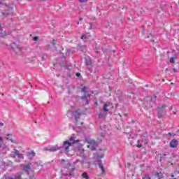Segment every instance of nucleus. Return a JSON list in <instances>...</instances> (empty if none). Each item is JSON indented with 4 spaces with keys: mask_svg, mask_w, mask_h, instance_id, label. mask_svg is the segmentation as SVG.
<instances>
[{
    "mask_svg": "<svg viewBox=\"0 0 179 179\" xmlns=\"http://www.w3.org/2000/svg\"><path fill=\"white\" fill-rule=\"evenodd\" d=\"M41 1H45V0H41Z\"/></svg>",
    "mask_w": 179,
    "mask_h": 179,
    "instance_id": "43",
    "label": "nucleus"
},
{
    "mask_svg": "<svg viewBox=\"0 0 179 179\" xmlns=\"http://www.w3.org/2000/svg\"><path fill=\"white\" fill-rule=\"evenodd\" d=\"M6 136H10V134H7L6 135Z\"/></svg>",
    "mask_w": 179,
    "mask_h": 179,
    "instance_id": "37",
    "label": "nucleus"
},
{
    "mask_svg": "<svg viewBox=\"0 0 179 179\" xmlns=\"http://www.w3.org/2000/svg\"><path fill=\"white\" fill-rule=\"evenodd\" d=\"M81 3H84L85 2H87V0H78Z\"/></svg>",
    "mask_w": 179,
    "mask_h": 179,
    "instance_id": "27",
    "label": "nucleus"
},
{
    "mask_svg": "<svg viewBox=\"0 0 179 179\" xmlns=\"http://www.w3.org/2000/svg\"><path fill=\"white\" fill-rule=\"evenodd\" d=\"M69 141H70L69 143H71V145H73V143H78V142H80V140H76V141L74 137H71L69 138Z\"/></svg>",
    "mask_w": 179,
    "mask_h": 179,
    "instance_id": "14",
    "label": "nucleus"
},
{
    "mask_svg": "<svg viewBox=\"0 0 179 179\" xmlns=\"http://www.w3.org/2000/svg\"><path fill=\"white\" fill-rule=\"evenodd\" d=\"M52 44L53 45H55V40H53V41H52Z\"/></svg>",
    "mask_w": 179,
    "mask_h": 179,
    "instance_id": "33",
    "label": "nucleus"
},
{
    "mask_svg": "<svg viewBox=\"0 0 179 179\" xmlns=\"http://www.w3.org/2000/svg\"><path fill=\"white\" fill-rule=\"evenodd\" d=\"M82 177L83 178L89 179V176H87V173L86 172L83 173Z\"/></svg>",
    "mask_w": 179,
    "mask_h": 179,
    "instance_id": "20",
    "label": "nucleus"
},
{
    "mask_svg": "<svg viewBox=\"0 0 179 179\" xmlns=\"http://www.w3.org/2000/svg\"><path fill=\"white\" fill-rule=\"evenodd\" d=\"M38 166H43V162L41 161H38L34 163V167H38Z\"/></svg>",
    "mask_w": 179,
    "mask_h": 179,
    "instance_id": "16",
    "label": "nucleus"
},
{
    "mask_svg": "<svg viewBox=\"0 0 179 179\" xmlns=\"http://www.w3.org/2000/svg\"><path fill=\"white\" fill-rule=\"evenodd\" d=\"M3 145V138L0 136V148Z\"/></svg>",
    "mask_w": 179,
    "mask_h": 179,
    "instance_id": "21",
    "label": "nucleus"
},
{
    "mask_svg": "<svg viewBox=\"0 0 179 179\" xmlns=\"http://www.w3.org/2000/svg\"><path fill=\"white\" fill-rule=\"evenodd\" d=\"M97 162H98V166L99 169H101L102 173H105L106 169H104V166H103V162H101V159H98Z\"/></svg>",
    "mask_w": 179,
    "mask_h": 179,
    "instance_id": "9",
    "label": "nucleus"
},
{
    "mask_svg": "<svg viewBox=\"0 0 179 179\" xmlns=\"http://www.w3.org/2000/svg\"><path fill=\"white\" fill-rule=\"evenodd\" d=\"M143 179H152L149 175H145Z\"/></svg>",
    "mask_w": 179,
    "mask_h": 179,
    "instance_id": "26",
    "label": "nucleus"
},
{
    "mask_svg": "<svg viewBox=\"0 0 179 179\" xmlns=\"http://www.w3.org/2000/svg\"><path fill=\"white\" fill-rule=\"evenodd\" d=\"M167 71H169V69H165V72H167Z\"/></svg>",
    "mask_w": 179,
    "mask_h": 179,
    "instance_id": "40",
    "label": "nucleus"
},
{
    "mask_svg": "<svg viewBox=\"0 0 179 179\" xmlns=\"http://www.w3.org/2000/svg\"><path fill=\"white\" fill-rule=\"evenodd\" d=\"M169 145L171 148H177L178 146V141H177L176 139H173L170 142Z\"/></svg>",
    "mask_w": 179,
    "mask_h": 179,
    "instance_id": "6",
    "label": "nucleus"
},
{
    "mask_svg": "<svg viewBox=\"0 0 179 179\" xmlns=\"http://www.w3.org/2000/svg\"><path fill=\"white\" fill-rule=\"evenodd\" d=\"M169 62H171V64H174L175 62V58L174 57H171Z\"/></svg>",
    "mask_w": 179,
    "mask_h": 179,
    "instance_id": "24",
    "label": "nucleus"
},
{
    "mask_svg": "<svg viewBox=\"0 0 179 179\" xmlns=\"http://www.w3.org/2000/svg\"><path fill=\"white\" fill-rule=\"evenodd\" d=\"M6 179H20V175L15 176L14 178L12 177H8L6 178Z\"/></svg>",
    "mask_w": 179,
    "mask_h": 179,
    "instance_id": "22",
    "label": "nucleus"
},
{
    "mask_svg": "<svg viewBox=\"0 0 179 179\" xmlns=\"http://www.w3.org/2000/svg\"><path fill=\"white\" fill-rule=\"evenodd\" d=\"M31 166H30V164L24 165L23 167V171H25L28 175L29 174V171H30Z\"/></svg>",
    "mask_w": 179,
    "mask_h": 179,
    "instance_id": "12",
    "label": "nucleus"
},
{
    "mask_svg": "<svg viewBox=\"0 0 179 179\" xmlns=\"http://www.w3.org/2000/svg\"><path fill=\"white\" fill-rule=\"evenodd\" d=\"M149 143V140L146 136H142L141 139L137 141L136 148H142V146L146 145Z\"/></svg>",
    "mask_w": 179,
    "mask_h": 179,
    "instance_id": "2",
    "label": "nucleus"
},
{
    "mask_svg": "<svg viewBox=\"0 0 179 179\" xmlns=\"http://www.w3.org/2000/svg\"><path fill=\"white\" fill-rule=\"evenodd\" d=\"M171 85H173V83H171Z\"/></svg>",
    "mask_w": 179,
    "mask_h": 179,
    "instance_id": "42",
    "label": "nucleus"
},
{
    "mask_svg": "<svg viewBox=\"0 0 179 179\" xmlns=\"http://www.w3.org/2000/svg\"><path fill=\"white\" fill-rule=\"evenodd\" d=\"M70 146H72V143H70L69 141H66L63 143V146L62 147H60L61 149H63L64 150V152L65 153H68V152H69V147Z\"/></svg>",
    "mask_w": 179,
    "mask_h": 179,
    "instance_id": "4",
    "label": "nucleus"
},
{
    "mask_svg": "<svg viewBox=\"0 0 179 179\" xmlns=\"http://www.w3.org/2000/svg\"><path fill=\"white\" fill-rule=\"evenodd\" d=\"M82 153H83V155L85 154V150H82Z\"/></svg>",
    "mask_w": 179,
    "mask_h": 179,
    "instance_id": "35",
    "label": "nucleus"
},
{
    "mask_svg": "<svg viewBox=\"0 0 179 179\" xmlns=\"http://www.w3.org/2000/svg\"><path fill=\"white\" fill-rule=\"evenodd\" d=\"M86 104H89V101H86Z\"/></svg>",
    "mask_w": 179,
    "mask_h": 179,
    "instance_id": "39",
    "label": "nucleus"
},
{
    "mask_svg": "<svg viewBox=\"0 0 179 179\" xmlns=\"http://www.w3.org/2000/svg\"><path fill=\"white\" fill-rule=\"evenodd\" d=\"M86 65L87 66H90L92 65V60L89 59V60H86Z\"/></svg>",
    "mask_w": 179,
    "mask_h": 179,
    "instance_id": "23",
    "label": "nucleus"
},
{
    "mask_svg": "<svg viewBox=\"0 0 179 179\" xmlns=\"http://www.w3.org/2000/svg\"><path fill=\"white\" fill-rule=\"evenodd\" d=\"M87 87H86V86H84L82 89V92L83 93H85V96H82L81 99H83V100H84V99H87V97H90V94H87V96H86V93H87Z\"/></svg>",
    "mask_w": 179,
    "mask_h": 179,
    "instance_id": "7",
    "label": "nucleus"
},
{
    "mask_svg": "<svg viewBox=\"0 0 179 179\" xmlns=\"http://www.w3.org/2000/svg\"><path fill=\"white\" fill-rule=\"evenodd\" d=\"M60 149L61 147H59L58 145H53L49 148V152H57V150H59Z\"/></svg>",
    "mask_w": 179,
    "mask_h": 179,
    "instance_id": "11",
    "label": "nucleus"
},
{
    "mask_svg": "<svg viewBox=\"0 0 179 179\" xmlns=\"http://www.w3.org/2000/svg\"><path fill=\"white\" fill-rule=\"evenodd\" d=\"M173 72H177V69H173Z\"/></svg>",
    "mask_w": 179,
    "mask_h": 179,
    "instance_id": "36",
    "label": "nucleus"
},
{
    "mask_svg": "<svg viewBox=\"0 0 179 179\" xmlns=\"http://www.w3.org/2000/svg\"><path fill=\"white\" fill-rule=\"evenodd\" d=\"M99 118H106L107 117V112H105L104 110H101L98 114Z\"/></svg>",
    "mask_w": 179,
    "mask_h": 179,
    "instance_id": "10",
    "label": "nucleus"
},
{
    "mask_svg": "<svg viewBox=\"0 0 179 179\" xmlns=\"http://www.w3.org/2000/svg\"><path fill=\"white\" fill-rule=\"evenodd\" d=\"M108 107H110V103H104L103 106L102 110L105 111V113H108L109 111Z\"/></svg>",
    "mask_w": 179,
    "mask_h": 179,
    "instance_id": "13",
    "label": "nucleus"
},
{
    "mask_svg": "<svg viewBox=\"0 0 179 179\" xmlns=\"http://www.w3.org/2000/svg\"><path fill=\"white\" fill-rule=\"evenodd\" d=\"M171 177H174V175H173V174H171Z\"/></svg>",
    "mask_w": 179,
    "mask_h": 179,
    "instance_id": "41",
    "label": "nucleus"
},
{
    "mask_svg": "<svg viewBox=\"0 0 179 179\" xmlns=\"http://www.w3.org/2000/svg\"><path fill=\"white\" fill-rule=\"evenodd\" d=\"M10 157L13 159H16V157H17V159H21L22 160L24 159L23 154L20 153V152L16 149H14V150L11 152Z\"/></svg>",
    "mask_w": 179,
    "mask_h": 179,
    "instance_id": "3",
    "label": "nucleus"
},
{
    "mask_svg": "<svg viewBox=\"0 0 179 179\" xmlns=\"http://www.w3.org/2000/svg\"><path fill=\"white\" fill-rule=\"evenodd\" d=\"M76 76L77 78H79V76H80V73H76Z\"/></svg>",
    "mask_w": 179,
    "mask_h": 179,
    "instance_id": "30",
    "label": "nucleus"
},
{
    "mask_svg": "<svg viewBox=\"0 0 179 179\" xmlns=\"http://www.w3.org/2000/svg\"><path fill=\"white\" fill-rule=\"evenodd\" d=\"M88 148H90V149L92 150H96V148H97V143L94 141H91V143L88 145Z\"/></svg>",
    "mask_w": 179,
    "mask_h": 179,
    "instance_id": "8",
    "label": "nucleus"
},
{
    "mask_svg": "<svg viewBox=\"0 0 179 179\" xmlns=\"http://www.w3.org/2000/svg\"><path fill=\"white\" fill-rule=\"evenodd\" d=\"M171 133H168L167 134H166V136H171Z\"/></svg>",
    "mask_w": 179,
    "mask_h": 179,
    "instance_id": "32",
    "label": "nucleus"
},
{
    "mask_svg": "<svg viewBox=\"0 0 179 179\" xmlns=\"http://www.w3.org/2000/svg\"><path fill=\"white\" fill-rule=\"evenodd\" d=\"M0 12H1V15L4 17L12 13V8L6 4L4 0H0Z\"/></svg>",
    "mask_w": 179,
    "mask_h": 179,
    "instance_id": "1",
    "label": "nucleus"
},
{
    "mask_svg": "<svg viewBox=\"0 0 179 179\" xmlns=\"http://www.w3.org/2000/svg\"><path fill=\"white\" fill-rule=\"evenodd\" d=\"M36 156V152H34V150H31V152H28V157L29 159H31L32 157H34Z\"/></svg>",
    "mask_w": 179,
    "mask_h": 179,
    "instance_id": "15",
    "label": "nucleus"
},
{
    "mask_svg": "<svg viewBox=\"0 0 179 179\" xmlns=\"http://www.w3.org/2000/svg\"><path fill=\"white\" fill-rule=\"evenodd\" d=\"M71 116L76 119V121H78V120H79L80 117V113H79L78 110L73 111L71 113Z\"/></svg>",
    "mask_w": 179,
    "mask_h": 179,
    "instance_id": "5",
    "label": "nucleus"
},
{
    "mask_svg": "<svg viewBox=\"0 0 179 179\" xmlns=\"http://www.w3.org/2000/svg\"><path fill=\"white\" fill-rule=\"evenodd\" d=\"M87 36H90V34L88 33V34H83L81 36V39L86 40V38H87Z\"/></svg>",
    "mask_w": 179,
    "mask_h": 179,
    "instance_id": "19",
    "label": "nucleus"
},
{
    "mask_svg": "<svg viewBox=\"0 0 179 179\" xmlns=\"http://www.w3.org/2000/svg\"><path fill=\"white\" fill-rule=\"evenodd\" d=\"M166 108L165 106H163L162 108L158 107L159 110H158V114L159 115H162V110H164Z\"/></svg>",
    "mask_w": 179,
    "mask_h": 179,
    "instance_id": "18",
    "label": "nucleus"
},
{
    "mask_svg": "<svg viewBox=\"0 0 179 179\" xmlns=\"http://www.w3.org/2000/svg\"><path fill=\"white\" fill-rule=\"evenodd\" d=\"M98 157L99 159H103V157H104V155L101 154V155H98Z\"/></svg>",
    "mask_w": 179,
    "mask_h": 179,
    "instance_id": "29",
    "label": "nucleus"
},
{
    "mask_svg": "<svg viewBox=\"0 0 179 179\" xmlns=\"http://www.w3.org/2000/svg\"><path fill=\"white\" fill-rule=\"evenodd\" d=\"M33 40H34V41H37V40H38V36H34L33 38Z\"/></svg>",
    "mask_w": 179,
    "mask_h": 179,
    "instance_id": "28",
    "label": "nucleus"
},
{
    "mask_svg": "<svg viewBox=\"0 0 179 179\" xmlns=\"http://www.w3.org/2000/svg\"><path fill=\"white\" fill-rule=\"evenodd\" d=\"M155 176L158 179L163 178V173L162 172L156 173Z\"/></svg>",
    "mask_w": 179,
    "mask_h": 179,
    "instance_id": "17",
    "label": "nucleus"
},
{
    "mask_svg": "<svg viewBox=\"0 0 179 179\" xmlns=\"http://www.w3.org/2000/svg\"><path fill=\"white\" fill-rule=\"evenodd\" d=\"M0 127H3V123L0 122Z\"/></svg>",
    "mask_w": 179,
    "mask_h": 179,
    "instance_id": "34",
    "label": "nucleus"
},
{
    "mask_svg": "<svg viewBox=\"0 0 179 179\" xmlns=\"http://www.w3.org/2000/svg\"><path fill=\"white\" fill-rule=\"evenodd\" d=\"M79 160H76L74 163L76 164V163H78Z\"/></svg>",
    "mask_w": 179,
    "mask_h": 179,
    "instance_id": "38",
    "label": "nucleus"
},
{
    "mask_svg": "<svg viewBox=\"0 0 179 179\" xmlns=\"http://www.w3.org/2000/svg\"><path fill=\"white\" fill-rule=\"evenodd\" d=\"M6 138L7 139V141H10L12 143H16V141H13V139H9V138L8 137H6Z\"/></svg>",
    "mask_w": 179,
    "mask_h": 179,
    "instance_id": "25",
    "label": "nucleus"
},
{
    "mask_svg": "<svg viewBox=\"0 0 179 179\" xmlns=\"http://www.w3.org/2000/svg\"><path fill=\"white\" fill-rule=\"evenodd\" d=\"M50 148H44V150H45V152H47V151H50Z\"/></svg>",
    "mask_w": 179,
    "mask_h": 179,
    "instance_id": "31",
    "label": "nucleus"
}]
</instances>
